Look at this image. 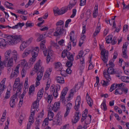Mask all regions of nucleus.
<instances>
[{
  "instance_id": "nucleus-1",
  "label": "nucleus",
  "mask_w": 129,
  "mask_h": 129,
  "mask_svg": "<svg viewBox=\"0 0 129 129\" xmlns=\"http://www.w3.org/2000/svg\"><path fill=\"white\" fill-rule=\"evenodd\" d=\"M39 51L38 47H36L31 51L28 48L26 49L24 51L22 55L23 57H26L31 52L32 57L30 58L28 61L30 66H31L36 60V58L38 55Z\"/></svg>"
},
{
  "instance_id": "nucleus-2",
  "label": "nucleus",
  "mask_w": 129,
  "mask_h": 129,
  "mask_svg": "<svg viewBox=\"0 0 129 129\" xmlns=\"http://www.w3.org/2000/svg\"><path fill=\"white\" fill-rule=\"evenodd\" d=\"M18 54L15 50L12 51L10 49L7 50L5 53V59L2 61L7 62L10 60L13 61V59L16 61L18 58Z\"/></svg>"
},
{
  "instance_id": "nucleus-3",
  "label": "nucleus",
  "mask_w": 129,
  "mask_h": 129,
  "mask_svg": "<svg viewBox=\"0 0 129 129\" xmlns=\"http://www.w3.org/2000/svg\"><path fill=\"white\" fill-rule=\"evenodd\" d=\"M116 73V72L114 71V70L112 67H109L107 71H104L103 72V75L104 77L107 80L106 81L102 80L101 82L102 85L104 86H107L109 84V82L111 80V78L110 75H113Z\"/></svg>"
},
{
  "instance_id": "nucleus-4",
  "label": "nucleus",
  "mask_w": 129,
  "mask_h": 129,
  "mask_svg": "<svg viewBox=\"0 0 129 129\" xmlns=\"http://www.w3.org/2000/svg\"><path fill=\"white\" fill-rule=\"evenodd\" d=\"M74 2L71 3V2H70V4L67 7H64L61 8L60 10H58V9H57L56 10H54V14H57L58 15H62L67 11L68 10V8L69 10H71L72 7H74L76 4L77 2V0H74Z\"/></svg>"
},
{
  "instance_id": "nucleus-5",
  "label": "nucleus",
  "mask_w": 129,
  "mask_h": 129,
  "mask_svg": "<svg viewBox=\"0 0 129 129\" xmlns=\"http://www.w3.org/2000/svg\"><path fill=\"white\" fill-rule=\"evenodd\" d=\"M22 39L21 36L20 35H15L10 39H8L7 42L10 45V44H16L20 42Z\"/></svg>"
},
{
  "instance_id": "nucleus-6",
  "label": "nucleus",
  "mask_w": 129,
  "mask_h": 129,
  "mask_svg": "<svg viewBox=\"0 0 129 129\" xmlns=\"http://www.w3.org/2000/svg\"><path fill=\"white\" fill-rule=\"evenodd\" d=\"M104 46L102 45H100V47L102 51L101 52V54L102 55V59L104 62V63H106L108 60V51H106L104 48Z\"/></svg>"
},
{
  "instance_id": "nucleus-7",
  "label": "nucleus",
  "mask_w": 129,
  "mask_h": 129,
  "mask_svg": "<svg viewBox=\"0 0 129 129\" xmlns=\"http://www.w3.org/2000/svg\"><path fill=\"white\" fill-rule=\"evenodd\" d=\"M13 61L10 60L7 62L2 61L1 56H0V67L2 69L4 68V66L7 67L8 71L10 72L11 70V67L13 66Z\"/></svg>"
},
{
  "instance_id": "nucleus-8",
  "label": "nucleus",
  "mask_w": 129,
  "mask_h": 129,
  "mask_svg": "<svg viewBox=\"0 0 129 129\" xmlns=\"http://www.w3.org/2000/svg\"><path fill=\"white\" fill-rule=\"evenodd\" d=\"M66 33V30L63 28V26H57L55 31L53 33V35L55 36H58L60 35H65Z\"/></svg>"
},
{
  "instance_id": "nucleus-9",
  "label": "nucleus",
  "mask_w": 129,
  "mask_h": 129,
  "mask_svg": "<svg viewBox=\"0 0 129 129\" xmlns=\"http://www.w3.org/2000/svg\"><path fill=\"white\" fill-rule=\"evenodd\" d=\"M61 56L63 58H64L66 56L67 58L69 60H71L72 61L74 60L73 56L72 54L66 50H64L63 51L62 53Z\"/></svg>"
},
{
  "instance_id": "nucleus-10",
  "label": "nucleus",
  "mask_w": 129,
  "mask_h": 129,
  "mask_svg": "<svg viewBox=\"0 0 129 129\" xmlns=\"http://www.w3.org/2000/svg\"><path fill=\"white\" fill-rule=\"evenodd\" d=\"M45 40H44L42 41L40 43V48L43 50L44 55L45 56H46L47 53L48 52L47 49H46L45 46Z\"/></svg>"
},
{
  "instance_id": "nucleus-11",
  "label": "nucleus",
  "mask_w": 129,
  "mask_h": 129,
  "mask_svg": "<svg viewBox=\"0 0 129 129\" xmlns=\"http://www.w3.org/2000/svg\"><path fill=\"white\" fill-rule=\"evenodd\" d=\"M53 55V53L52 50L51 49H48L47 55L46 57V62L47 63H48L52 58V57Z\"/></svg>"
},
{
  "instance_id": "nucleus-12",
  "label": "nucleus",
  "mask_w": 129,
  "mask_h": 129,
  "mask_svg": "<svg viewBox=\"0 0 129 129\" xmlns=\"http://www.w3.org/2000/svg\"><path fill=\"white\" fill-rule=\"evenodd\" d=\"M17 91L16 93L13 95L11 98L10 104L11 107L13 108L15 105V100L17 98Z\"/></svg>"
},
{
  "instance_id": "nucleus-13",
  "label": "nucleus",
  "mask_w": 129,
  "mask_h": 129,
  "mask_svg": "<svg viewBox=\"0 0 129 129\" xmlns=\"http://www.w3.org/2000/svg\"><path fill=\"white\" fill-rule=\"evenodd\" d=\"M66 112L64 115V117H67L69 114L70 110L72 107V104L71 103H69L66 105Z\"/></svg>"
},
{
  "instance_id": "nucleus-14",
  "label": "nucleus",
  "mask_w": 129,
  "mask_h": 129,
  "mask_svg": "<svg viewBox=\"0 0 129 129\" xmlns=\"http://www.w3.org/2000/svg\"><path fill=\"white\" fill-rule=\"evenodd\" d=\"M68 91V88L66 87H65L62 90L61 95L60 96V100H61L62 102H64L65 99V96L67 92Z\"/></svg>"
},
{
  "instance_id": "nucleus-15",
  "label": "nucleus",
  "mask_w": 129,
  "mask_h": 129,
  "mask_svg": "<svg viewBox=\"0 0 129 129\" xmlns=\"http://www.w3.org/2000/svg\"><path fill=\"white\" fill-rule=\"evenodd\" d=\"M54 86V84L52 85L50 87V89L51 90L50 91V92L51 93L53 94L54 96L56 98L58 96V93L57 91L55 90Z\"/></svg>"
},
{
  "instance_id": "nucleus-16",
  "label": "nucleus",
  "mask_w": 129,
  "mask_h": 129,
  "mask_svg": "<svg viewBox=\"0 0 129 129\" xmlns=\"http://www.w3.org/2000/svg\"><path fill=\"white\" fill-rule=\"evenodd\" d=\"M60 108V103H55L53 105L52 107H51V109L54 112H56Z\"/></svg>"
},
{
  "instance_id": "nucleus-17",
  "label": "nucleus",
  "mask_w": 129,
  "mask_h": 129,
  "mask_svg": "<svg viewBox=\"0 0 129 129\" xmlns=\"http://www.w3.org/2000/svg\"><path fill=\"white\" fill-rule=\"evenodd\" d=\"M54 65V68L58 71H61L62 69L61 64L59 62H55Z\"/></svg>"
},
{
  "instance_id": "nucleus-18",
  "label": "nucleus",
  "mask_w": 129,
  "mask_h": 129,
  "mask_svg": "<svg viewBox=\"0 0 129 129\" xmlns=\"http://www.w3.org/2000/svg\"><path fill=\"white\" fill-rule=\"evenodd\" d=\"M19 68V67L18 66H17L15 70V72L13 73V74L12 73L11 74L10 76V78L11 79L12 78H16L17 76L19 74V71L18 69Z\"/></svg>"
},
{
  "instance_id": "nucleus-19",
  "label": "nucleus",
  "mask_w": 129,
  "mask_h": 129,
  "mask_svg": "<svg viewBox=\"0 0 129 129\" xmlns=\"http://www.w3.org/2000/svg\"><path fill=\"white\" fill-rule=\"evenodd\" d=\"M7 45L5 40L3 38L0 39V47L2 49L5 48Z\"/></svg>"
},
{
  "instance_id": "nucleus-20",
  "label": "nucleus",
  "mask_w": 129,
  "mask_h": 129,
  "mask_svg": "<svg viewBox=\"0 0 129 129\" xmlns=\"http://www.w3.org/2000/svg\"><path fill=\"white\" fill-rule=\"evenodd\" d=\"M6 80L5 78H4L1 81L0 84V95L3 92L4 89V85Z\"/></svg>"
},
{
  "instance_id": "nucleus-21",
  "label": "nucleus",
  "mask_w": 129,
  "mask_h": 129,
  "mask_svg": "<svg viewBox=\"0 0 129 129\" xmlns=\"http://www.w3.org/2000/svg\"><path fill=\"white\" fill-rule=\"evenodd\" d=\"M20 65L22 66V67H23L24 69H28L31 66H30L29 64L28 67V64H27V62L24 60H22L21 61Z\"/></svg>"
},
{
  "instance_id": "nucleus-22",
  "label": "nucleus",
  "mask_w": 129,
  "mask_h": 129,
  "mask_svg": "<svg viewBox=\"0 0 129 129\" xmlns=\"http://www.w3.org/2000/svg\"><path fill=\"white\" fill-rule=\"evenodd\" d=\"M81 116V115H79V112H77L75 113V116H74V121L73 120L72 122L74 123H76L77 121L79 119V116Z\"/></svg>"
},
{
  "instance_id": "nucleus-23",
  "label": "nucleus",
  "mask_w": 129,
  "mask_h": 129,
  "mask_svg": "<svg viewBox=\"0 0 129 129\" xmlns=\"http://www.w3.org/2000/svg\"><path fill=\"white\" fill-rule=\"evenodd\" d=\"M40 62L41 60L40 59L39 60L34 66V70H35L36 72L38 71H39V69H40V67H41L40 65Z\"/></svg>"
},
{
  "instance_id": "nucleus-24",
  "label": "nucleus",
  "mask_w": 129,
  "mask_h": 129,
  "mask_svg": "<svg viewBox=\"0 0 129 129\" xmlns=\"http://www.w3.org/2000/svg\"><path fill=\"white\" fill-rule=\"evenodd\" d=\"M56 80L58 83H64V80L63 77L56 76Z\"/></svg>"
},
{
  "instance_id": "nucleus-25",
  "label": "nucleus",
  "mask_w": 129,
  "mask_h": 129,
  "mask_svg": "<svg viewBox=\"0 0 129 129\" xmlns=\"http://www.w3.org/2000/svg\"><path fill=\"white\" fill-rule=\"evenodd\" d=\"M56 119H55L53 120V121L55 122V123L57 125H60L61 124L62 119L58 117V114L56 115Z\"/></svg>"
},
{
  "instance_id": "nucleus-26",
  "label": "nucleus",
  "mask_w": 129,
  "mask_h": 129,
  "mask_svg": "<svg viewBox=\"0 0 129 129\" xmlns=\"http://www.w3.org/2000/svg\"><path fill=\"white\" fill-rule=\"evenodd\" d=\"M37 36H39L38 38L37 39V42H40L43 40L44 38L43 34H41L39 33H37Z\"/></svg>"
},
{
  "instance_id": "nucleus-27",
  "label": "nucleus",
  "mask_w": 129,
  "mask_h": 129,
  "mask_svg": "<svg viewBox=\"0 0 129 129\" xmlns=\"http://www.w3.org/2000/svg\"><path fill=\"white\" fill-rule=\"evenodd\" d=\"M82 55L81 54H79V53L78 55L77 56V57L78 59L80 58V63L81 64H83V63H84V58L83 57Z\"/></svg>"
},
{
  "instance_id": "nucleus-28",
  "label": "nucleus",
  "mask_w": 129,
  "mask_h": 129,
  "mask_svg": "<svg viewBox=\"0 0 129 129\" xmlns=\"http://www.w3.org/2000/svg\"><path fill=\"white\" fill-rule=\"evenodd\" d=\"M91 116L90 115H89V117H86V119L85 121V123L86 124V125L90 123L91 120Z\"/></svg>"
},
{
  "instance_id": "nucleus-29",
  "label": "nucleus",
  "mask_w": 129,
  "mask_h": 129,
  "mask_svg": "<svg viewBox=\"0 0 129 129\" xmlns=\"http://www.w3.org/2000/svg\"><path fill=\"white\" fill-rule=\"evenodd\" d=\"M45 99L47 100V102L49 104H50L53 99V97L52 95L50 94L48 95L47 97H46V99L45 98Z\"/></svg>"
},
{
  "instance_id": "nucleus-30",
  "label": "nucleus",
  "mask_w": 129,
  "mask_h": 129,
  "mask_svg": "<svg viewBox=\"0 0 129 129\" xmlns=\"http://www.w3.org/2000/svg\"><path fill=\"white\" fill-rule=\"evenodd\" d=\"M53 116L54 114L53 112L51 111L48 112V119L49 120H52Z\"/></svg>"
},
{
  "instance_id": "nucleus-31",
  "label": "nucleus",
  "mask_w": 129,
  "mask_h": 129,
  "mask_svg": "<svg viewBox=\"0 0 129 129\" xmlns=\"http://www.w3.org/2000/svg\"><path fill=\"white\" fill-rule=\"evenodd\" d=\"M44 92V89L42 88L39 91L37 95L38 97L40 98L39 99L40 100L42 98Z\"/></svg>"
},
{
  "instance_id": "nucleus-32",
  "label": "nucleus",
  "mask_w": 129,
  "mask_h": 129,
  "mask_svg": "<svg viewBox=\"0 0 129 129\" xmlns=\"http://www.w3.org/2000/svg\"><path fill=\"white\" fill-rule=\"evenodd\" d=\"M80 103L81 102L80 101H78V102H75V105L74 107V108L76 111H78Z\"/></svg>"
},
{
  "instance_id": "nucleus-33",
  "label": "nucleus",
  "mask_w": 129,
  "mask_h": 129,
  "mask_svg": "<svg viewBox=\"0 0 129 129\" xmlns=\"http://www.w3.org/2000/svg\"><path fill=\"white\" fill-rule=\"evenodd\" d=\"M87 103L89 106L90 107H91L93 104L92 101L90 97L89 98H86Z\"/></svg>"
},
{
  "instance_id": "nucleus-34",
  "label": "nucleus",
  "mask_w": 129,
  "mask_h": 129,
  "mask_svg": "<svg viewBox=\"0 0 129 129\" xmlns=\"http://www.w3.org/2000/svg\"><path fill=\"white\" fill-rule=\"evenodd\" d=\"M35 89L34 85H31L29 89L28 93L29 95L31 94V93L34 91Z\"/></svg>"
},
{
  "instance_id": "nucleus-35",
  "label": "nucleus",
  "mask_w": 129,
  "mask_h": 129,
  "mask_svg": "<svg viewBox=\"0 0 129 129\" xmlns=\"http://www.w3.org/2000/svg\"><path fill=\"white\" fill-rule=\"evenodd\" d=\"M43 73L40 72H38L37 73V76L36 78L38 81H40L43 75Z\"/></svg>"
},
{
  "instance_id": "nucleus-36",
  "label": "nucleus",
  "mask_w": 129,
  "mask_h": 129,
  "mask_svg": "<svg viewBox=\"0 0 129 129\" xmlns=\"http://www.w3.org/2000/svg\"><path fill=\"white\" fill-rule=\"evenodd\" d=\"M34 116H33L32 113H31L29 119V123H33L34 122Z\"/></svg>"
},
{
  "instance_id": "nucleus-37",
  "label": "nucleus",
  "mask_w": 129,
  "mask_h": 129,
  "mask_svg": "<svg viewBox=\"0 0 129 129\" xmlns=\"http://www.w3.org/2000/svg\"><path fill=\"white\" fill-rule=\"evenodd\" d=\"M74 31H73L70 34V40H74L75 39L74 38Z\"/></svg>"
},
{
  "instance_id": "nucleus-38",
  "label": "nucleus",
  "mask_w": 129,
  "mask_h": 129,
  "mask_svg": "<svg viewBox=\"0 0 129 129\" xmlns=\"http://www.w3.org/2000/svg\"><path fill=\"white\" fill-rule=\"evenodd\" d=\"M64 23L63 21L62 20H60L57 22L56 23V25L57 26H63V24Z\"/></svg>"
},
{
  "instance_id": "nucleus-39",
  "label": "nucleus",
  "mask_w": 129,
  "mask_h": 129,
  "mask_svg": "<svg viewBox=\"0 0 129 129\" xmlns=\"http://www.w3.org/2000/svg\"><path fill=\"white\" fill-rule=\"evenodd\" d=\"M121 91V88H119V89H117L115 90V92L114 93L115 94V95H117L118 94H121L123 93V92L122 91H121V92H120V91Z\"/></svg>"
},
{
  "instance_id": "nucleus-40",
  "label": "nucleus",
  "mask_w": 129,
  "mask_h": 129,
  "mask_svg": "<svg viewBox=\"0 0 129 129\" xmlns=\"http://www.w3.org/2000/svg\"><path fill=\"white\" fill-rule=\"evenodd\" d=\"M38 101H36L33 103L32 107H34V108L36 109L38 106Z\"/></svg>"
},
{
  "instance_id": "nucleus-41",
  "label": "nucleus",
  "mask_w": 129,
  "mask_h": 129,
  "mask_svg": "<svg viewBox=\"0 0 129 129\" xmlns=\"http://www.w3.org/2000/svg\"><path fill=\"white\" fill-rule=\"evenodd\" d=\"M35 0H29L28 3L25 6V7L27 8L29 6L32 5L34 3Z\"/></svg>"
},
{
  "instance_id": "nucleus-42",
  "label": "nucleus",
  "mask_w": 129,
  "mask_h": 129,
  "mask_svg": "<svg viewBox=\"0 0 129 129\" xmlns=\"http://www.w3.org/2000/svg\"><path fill=\"white\" fill-rule=\"evenodd\" d=\"M44 115V111L43 110H42V112L39 113L38 115L37 118L39 119L40 118L41 119L43 117V116Z\"/></svg>"
},
{
  "instance_id": "nucleus-43",
  "label": "nucleus",
  "mask_w": 129,
  "mask_h": 129,
  "mask_svg": "<svg viewBox=\"0 0 129 129\" xmlns=\"http://www.w3.org/2000/svg\"><path fill=\"white\" fill-rule=\"evenodd\" d=\"M69 61H68L66 63V65L67 67L68 68H70L71 67L72 65V62L73 61L71 60H70Z\"/></svg>"
},
{
  "instance_id": "nucleus-44",
  "label": "nucleus",
  "mask_w": 129,
  "mask_h": 129,
  "mask_svg": "<svg viewBox=\"0 0 129 129\" xmlns=\"http://www.w3.org/2000/svg\"><path fill=\"white\" fill-rule=\"evenodd\" d=\"M22 84L21 83H19L17 87V89L16 91V92H17V94L20 91V90L22 88Z\"/></svg>"
},
{
  "instance_id": "nucleus-45",
  "label": "nucleus",
  "mask_w": 129,
  "mask_h": 129,
  "mask_svg": "<svg viewBox=\"0 0 129 129\" xmlns=\"http://www.w3.org/2000/svg\"><path fill=\"white\" fill-rule=\"evenodd\" d=\"M101 107L103 106V110L106 111L107 109V108L105 102L103 101L101 105Z\"/></svg>"
},
{
  "instance_id": "nucleus-46",
  "label": "nucleus",
  "mask_w": 129,
  "mask_h": 129,
  "mask_svg": "<svg viewBox=\"0 0 129 129\" xmlns=\"http://www.w3.org/2000/svg\"><path fill=\"white\" fill-rule=\"evenodd\" d=\"M10 92L8 90L6 94L5 97L4 98L5 99H8L10 97Z\"/></svg>"
},
{
  "instance_id": "nucleus-47",
  "label": "nucleus",
  "mask_w": 129,
  "mask_h": 129,
  "mask_svg": "<svg viewBox=\"0 0 129 129\" xmlns=\"http://www.w3.org/2000/svg\"><path fill=\"white\" fill-rule=\"evenodd\" d=\"M112 36L111 35L108 36V38L106 41V43L108 44L110 43V42H108V41H111L112 40Z\"/></svg>"
},
{
  "instance_id": "nucleus-48",
  "label": "nucleus",
  "mask_w": 129,
  "mask_h": 129,
  "mask_svg": "<svg viewBox=\"0 0 129 129\" xmlns=\"http://www.w3.org/2000/svg\"><path fill=\"white\" fill-rule=\"evenodd\" d=\"M72 12V14L70 17L71 18H73L76 15V9H73Z\"/></svg>"
},
{
  "instance_id": "nucleus-49",
  "label": "nucleus",
  "mask_w": 129,
  "mask_h": 129,
  "mask_svg": "<svg viewBox=\"0 0 129 129\" xmlns=\"http://www.w3.org/2000/svg\"><path fill=\"white\" fill-rule=\"evenodd\" d=\"M50 75V74L49 73V72H46L44 74V75L43 78V79L44 80L46 79V78H48L49 77Z\"/></svg>"
},
{
  "instance_id": "nucleus-50",
  "label": "nucleus",
  "mask_w": 129,
  "mask_h": 129,
  "mask_svg": "<svg viewBox=\"0 0 129 129\" xmlns=\"http://www.w3.org/2000/svg\"><path fill=\"white\" fill-rule=\"evenodd\" d=\"M86 0H81L80 5L81 6L84 5L86 4Z\"/></svg>"
},
{
  "instance_id": "nucleus-51",
  "label": "nucleus",
  "mask_w": 129,
  "mask_h": 129,
  "mask_svg": "<svg viewBox=\"0 0 129 129\" xmlns=\"http://www.w3.org/2000/svg\"><path fill=\"white\" fill-rule=\"evenodd\" d=\"M96 83L94 85L95 87L97 86L99 82V77L98 76L96 77Z\"/></svg>"
},
{
  "instance_id": "nucleus-52",
  "label": "nucleus",
  "mask_w": 129,
  "mask_h": 129,
  "mask_svg": "<svg viewBox=\"0 0 129 129\" xmlns=\"http://www.w3.org/2000/svg\"><path fill=\"white\" fill-rule=\"evenodd\" d=\"M71 21V19H68L66 21L65 24V27H68L69 23Z\"/></svg>"
},
{
  "instance_id": "nucleus-53",
  "label": "nucleus",
  "mask_w": 129,
  "mask_h": 129,
  "mask_svg": "<svg viewBox=\"0 0 129 129\" xmlns=\"http://www.w3.org/2000/svg\"><path fill=\"white\" fill-rule=\"evenodd\" d=\"M41 121V119H38L37 118V120L35 122V124L37 126H38L40 122Z\"/></svg>"
},
{
  "instance_id": "nucleus-54",
  "label": "nucleus",
  "mask_w": 129,
  "mask_h": 129,
  "mask_svg": "<svg viewBox=\"0 0 129 129\" xmlns=\"http://www.w3.org/2000/svg\"><path fill=\"white\" fill-rule=\"evenodd\" d=\"M64 41L63 39H61L58 42V44L61 46H62L63 45V44L64 42Z\"/></svg>"
},
{
  "instance_id": "nucleus-55",
  "label": "nucleus",
  "mask_w": 129,
  "mask_h": 129,
  "mask_svg": "<svg viewBox=\"0 0 129 129\" xmlns=\"http://www.w3.org/2000/svg\"><path fill=\"white\" fill-rule=\"evenodd\" d=\"M35 108H34V107H32L31 109V114L32 113L33 116H34L35 114Z\"/></svg>"
},
{
  "instance_id": "nucleus-56",
  "label": "nucleus",
  "mask_w": 129,
  "mask_h": 129,
  "mask_svg": "<svg viewBox=\"0 0 129 129\" xmlns=\"http://www.w3.org/2000/svg\"><path fill=\"white\" fill-rule=\"evenodd\" d=\"M60 86L59 84H57L56 85L55 90V91H59L60 89Z\"/></svg>"
},
{
  "instance_id": "nucleus-57",
  "label": "nucleus",
  "mask_w": 129,
  "mask_h": 129,
  "mask_svg": "<svg viewBox=\"0 0 129 129\" xmlns=\"http://www.w3.org/2000/svg\"><path fill=\"white\" fill-rule=\"evenodd\" d=\"M21 45L24 47V48H26V47L28 45L26 42H23Z\"/></svg>"
},
{
  "instance_id": "nucleus-58",
  "label": "nucleus",
  "mask_w": 129,
  "mask_h": 129,
  "mask_svg": "<svg viewBox=\"0 0 129 129\" xmlns=\"http://www.w3.org/2000/svg\"><path fill=\"white\" fill-rule=\"evenodd\" d=\"M114 85L115 84H114L111 85L110 89V92L114 90L115 89Z\"/></svg>"
},
{
  "instance_id": "nucleus-59",
  "label": "nucleus",
  "mask_w": 129,
  "mask_h": 129,
  "mask_svg": "<svg viewBox=\"0 0 129 129\" xmlns=\"http://www.w3.org/2000/svg\"><path fill=\"white\" fill-rule=\"evenodd\" d=\"M128 44V42H125V43H124L123 47L122 48L123 49H127V46Z\"/></svg>"
},
{
  "instance_id": "nucleus-60",
  "label": "nucleus",
  "mask_w": 129,
  "mask_h": 129,
  "mask_svg": "<svg viewBox=\"0 0 129 129\" xmlns=\"http://www.w3.org/2000/svg\"><path fill=\"white\" fill-rule=\"evenodd\" d=\"M116 40V38L115 37L113 38V40H112L111 42V43L112 45H113L115 44L117 42L115 41Z\"/></svg>"
},
{
  "instance_id": "nucleus-61",
  "label": "nucleus",
  "mask_w": 129,
  "mask_h": 129,
  "mask_svg": "<svg viewBox=\"0 0 129 129\" xmlns=\"http://www.w3.org/2000/svg\"><path fill=\"white\" fill-rule=\"evenodd\" d=\"M33 39V38H30L27 41H26V42L27 44L29 45L31 43Z\"/></svg>"
},
{
  "instance_id": "nucleus-62",
  "label": "nucleus",
  "mask_w": 129,
  "mask_h": 129,
  "mask_svg": "<svg viewBox=\"0 0 129 129\" xmlns=\"http://www.w3.org/2000/svg\"><path fill=\"white\" fill-rule=\"evenodd\" d=\"M127 77L122 76L121 78V80L124 82H126Z\"/></svg>"
},
{
  "instance_id": "nucleus-63",
  "label": "nucleus",
  "mask_w": 129,
  "mask_h": 129,
  "mask_svg": "<svg viewBox=\"0 0 129 129\" xmlns=\"http://www.w3.org/2000/svg\"><path fill=\"white\" fill-rule=\"evenodd\" d=\"M86 25H85L83 26L82 29L83 30L82 32V34H84L85 33L86 31Z\"/></svg>"
},
{
  "instance_id": "nucleus-64",
  "label": "nucleus",
  "mask_w": 129,
  "mask_h": 129,
  "mask_svg": "<svg viewBox=\"0 0 129 129\" xmlns=\"http://www.w3.org/2000/svg\"><path fill=\"white\" fill-rule=\"evenodd\" d=\"M123 91H124V93L126 94L128 91L127 88H126L124 89L123 88H121V91H122L123 92Z\"/></svg>"
}]
</instances>
